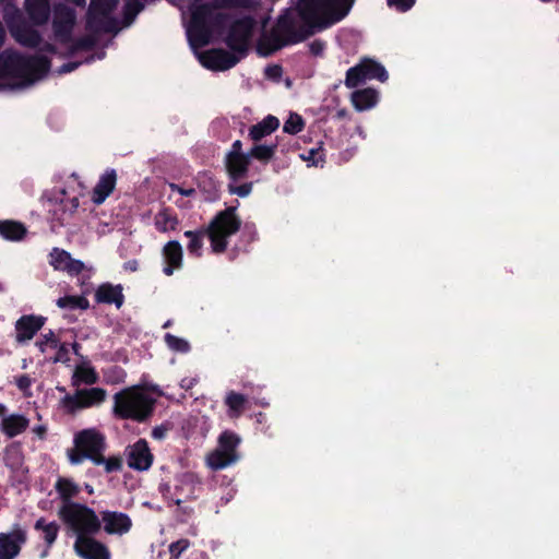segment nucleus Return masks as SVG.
I'll return each mask as SVG.
<instances>
[{
  "mask_svg": "<svg viewBox=\"0 0 559 559\" xmlns=\"http://www.w3.org/2000/svg\"><path fill=\"white\" fill-rule=\"evenodd\" d=\"M353 2L354 0H299L297 12L302 25L297 28L292 16L281 15L267 38L269 51L266 53L301 43L312 36L317 29L328 27L330 23L322 17L324 9L337 10L334 21L342 20L349 12Z\"/></svg>",
  "mask_w": 559,
  "mask_h": 559,
  "instance_id": "nucleus-1",
  "label": "nucleus"
},
{
  "mask_svg": "<svg viewBox=\"0 0 559 559\" xmlns=\"http://www.w3.org/2000/svg\"><path fill=\"white\" fill-rule=\"evenodd\" d=\"M250 0H211L191 8L188 28L189 43L193 48L204 47L210 43L213 29L223 27L228 19L219 9L249 8Z\"/></svg>",
  "mask_w": 559,
  "mask_h": 559,
  "instance_id": "nucleus-2",
  "label": "nucleus"
},
{
  "mask_svg": "<svg viewBox=\"0 0 559 559\" xmlns=\"http://www.w3.org/2000/svg\"><path fill=\"white\" fill-rule=\"evenodd\" d=\"M51 62L46 56H24L7 49L0 53V79H16L29 85L48 74Z\"/></svg>",
  "mask_w": 559,
  "mask_h": 559,
  "instance_id": "nucleus-3",
  "label": "nucleus"
},
{
  "mask_svg": "<svg viewBox=\"0 0 559 559\" xmlns=\"http://www.w3.org/2000/svg\"><path fill=\"white\" fill-rule=\"evenodd\" d=\"M155 400L139 386L126 388L114 395V414L120 419L144 423L154 413Z\"/></svg>",
  "mask_w": 559,
  "mask_h": 559,
  "instance_id": "nucleus-4",
  "label": "nucleus"
},
{
  "mask_svg": "<svg viewBox=\"0 0 559 559\" xmlns=\"http://www.w3.org/2000/svg\"><path fill=\"white\" fill-rule=\"evenodd\" d=\"M239 202L217 212L205 226L211 250L215 254L224 253L228 247V239L236 235L242 225L241 217L237 214Z\"/></svg>",
  "mask_w": 559,
  "mask_h": 559,
  "instance_id": "nucleus-5",
  "label": "nucleus"
},
{
  "mask_svg": "<svg viewBox=\"0 0 559 559\" xmlns=\"http://www.w3.org/2000/svg\"><path fill=\"white\" fill-rule=\"evenodd\" d=\"M58 516L66 527L75 535L86 537L97 535L102 530V522L94 509L80 502H71L61 506Z\"/></svg>",
  "mask_w": 559,
  "mask_h": 559,
  "instance_id": "nucleus-6",
  "label": "nucleus"
},
{
  "mask_svg": "<svg viewBox=\"0 0 559 559\" xmlns=\"http://www.w3.org/2000/svg\"><path fill=\"white\" fill-rule=\"evenodd\" d=\"M74 447L67 451L69 462L79 465L90 460L94 465H100L103 453L107 449L106 437L96 428H85L78 431L73 438Z\"/></svg>",
  "mask_w": 559,
  "mask_h": 559,
  "instance_id": "nucleus-7",
  "label": "nucleus"
},
{
  "mask_svg": "<svg viewBox=\"0 0 559 559\" xmlns=\"http://www.w3.org/2000/svg\"><path fill=\"white\" fill-rule=\"evenodd\" d=\"M240 437L231 431L225 430L218 437L217 449L209 456V465L214 471L223 469L239 460L237 448Z\"/></svg>",
  "mask_w": 559,
  "mask_h": 559,
  "instance_id": "nucleus-8",
  "label": "nucleus"
},
{
  "mask_svg": "<svg viewBox=\"0 0 559 559\" xmlns=\"http://www.w3.org/2000/svg\"><path fill=\"white\" fill-rule=\"evenodd\" d=\"M388 79L389 74L381 63L372 59L365 58L359 63L347 70L344 83L346 87L354 88L364 84L368 80L385 82Z\"/></svg>",
  "mask_w": 559,
  "mask_h": 559,
  "instance_id": "nucleus-9",
  "label": "nucleus"
},
{
  "mask_svg": "<svg viewBox=\"0 0 559 559\" xmlns=\"http://www.w3.org/2000/svg\"><path fill=\"white\" fill-rule=\"evenodd\" d=\"M254 25L255 21L250 15H246L234 21L230 24L225 38L227 47L231 51L241 55V57L246 56Z\"/></svg>",
  "mask_w": 559,
  "mask_h": 559,
  "instance_id": "nucleus-10",
  "label": "nucleus"
},
{
  "mask_svg": "<svg viewBox=\"0 0 559 559\" xmlns=\"http://www.w3.org/2000/svg\"><path fill=\"white\" fill-rule=\"evenodd\" d=\"M107 391L102 388H90L76 390L74 394H67L61 399L62 407L68 414H74L82 408L96 406L105 402Z\"/></svg>",
  "mask_w": 559,
  "mask_h": 559,
  "instance_id": "nucleus-11",
  "label": "nucleus"
},
{
  "mask_svg": "<svg viewBox=\"0 0 559 559\" xmlns=\"http://www.w3.org/2000/svg\"><path fill=\"white\" fill-rule=\"evenodd\" d=\"M75 21L76 13L74 9L66 4H57L55 7L52 29L56 38L61 44H70V41H72V31Z\"/></svg>",
  "mask_w": 559,
  "mask_h": 559,
  "instance_id": "nucleus-12",
  "label": "nucleus"
},
{
  "mask_svg": "<svg viewBox=\"0 0 559 559\" xmlns=\"http://www.w3.org/2000/svg\"><path fill=\"white\" fill-rule=\"evenodd\" d=\"M234 51H228L222 48H213L200 56L201 64L213 71H226L235 67L240 57H237Z\"/></svg>",
  "mask_w": 559,
  "mask_h": 559,
  "instance_id": "nucleus-13",
  "label": "nucleus"
},
{
  "mask_svg": "<svg viewBox=\"0 0 559 559\" xmlns=\"http://www.w3.org/2000/svg\"><path fill=\"white\" fill-rule=\"evenodd\" d=\"M73 549L82 559H111L108 546L95 538V535L75 539Z\"/></svg>",
  "mask_w": 559,
  "mask_h": 559,
  "instance_id": "nucleus-14",
  "label": "nucleus"
},
{
  "mask_svg": "<svg viewBox=\"0 0 559 559\" xmlns=\"http://www.w3.org/2000/svg\"><path fill=\"white\" fill-rule=\"evenodd\" d=\"M47 318L38 314H23L14 324L15 342L17 344H26L43 329Z\"/></svg>",
  "mask_w": 559,
  "mask_h": 559,
  "instance_id": "nucleus-15",
  "label": "nucleus"
},
{
  "mask_svg": "<svg viewBox=\"0 0 559 559\" xmlns=\"http://www.w3.org/2000/svg\"><path fill=\"white\" fill-rule=\"evenodd\" d=\"M26 540L27 534L19 525L9 533H0V559H15Z\"/></svg>",
  "mask_w": 559,
  "mask_h": 559,
  "instance_id": "nucleus-16",
  "label": "nucleus"
},
{
  "mask_svg": "<svg viewBox=\"0 0 559 559\" xmlns=\"http://www.w3.org/2000/svg\"><path fill=\"white\" fill-rule=\"evenodd\" d=\"M99 514L104 532L108 535L122 536L132 528V520L124 512L104 510Z\"/></svg>",
  "mask_w": 559,
  "mask_h": 559,
  "instance_id": "nucleus-17",
  "label": "nucleus"
},
{
  "mask_svg": "<svg viewBox=\"0 0 559 559\" xmlns=\"http://www.w3.org/2000/svg\"><path fill=\"white\" fill-rule=\"evenodd\" d=\"M153 454L145 439H139L127 449L128 466L135 471H147L153 463Z\"/></svg>",
  "mask_w": 559,
  "mask_h": 559,
  "instance_id": "nucleus-18",
  "label": "nucleus"
},
{
  "mask_svg": "<svg viewBox=\"0 0 559 559\" xmlns=\"http://www.w3.org/2000/svg\"><path fill=\"white\" fill-rule=\"evenodd\" d=\"M162 257L165 263L163 273L166 276H171L176 270L182 267L183 250L179 241L170 240L166 242L162 249Z\"/></svg>",
  "mask_w": 559,
  "mask_h": 559,
  "instance_id": "nucleus-19",
  "label": "nucleus"
},
{
  "mask_svg": "<svg viewBox=\"0 0 559 559\" xmlns=\"http://www.w3.org/2000/svg\"><path fill=\"white\" fill-rule=\"evenodd\" d=\"M94 298L97 304L115 305L120 309L124 304L123 287L120 284L103 283L95 290Z\"/></svg>",
  "mask_w": 559,
  "mask_h": 559,
  "instance_id": "nucleus-20",
  "label": "nucleus"
},
{
  "mask_svg": "<svg viewBox=\"0 0 559 559\" xmlns=\"http://www.w3.org/2000/svg\"><path fill=\"white\" fill-rule=\"evenodd\" d=\"M0 459L5 467L12 473L27 471L25 467V457L22 444L19 441H13L8 444L0 454Z\"/></svg>",
  "mask_w": 559,
  "mask_h": 559,
  "instance_id": "nucleus-21",
  "label": "nucleus"
},
{
  "mask_svg": "<svg viewBox=\"0 0 559 559\" xmlns=\"http://www.w3.org/2000/svg\"><path fill=\"white\" fill-rule=\"evenodd\" d=\"M117 183V173L115 169H107L99 178L93 189L92 201L99 205L111 194Z\"/></svg>",
  "mask_w": 559,
  "mask_h": 559,
  "instance_id": "nucleus-22",
  "label": "nucleus"
},
{
  "mask_svg": "<svg viewBox=\"0 0 559 559\" xmlns=\"http://www.w3.org/2000/svg\"><path fill=\"white\" fill-rule=\"evenodd\" d=\"M250 159L246 156H225L224 166L230 181H240L247 178L249 173Z\"/></svg>",
  "mask_w": 559,
  "mask_h": 559,
  "instance_id": "nucleus-23",
  "label": "nucleus"
},
{
  "mask_svg": "<svg viewBox=\"0 0 559 559\" xmlns=\"http://www.w3.org/2000/svg\"><path fill=\"white\" fill-rule=\"evenodd\" d=\"M86 29L94 34L111 33L117 29V22L109 15H100L96 11H87L86 14Z\"/></svg>",
  "mask_w": 559,
  "mask_h": 559,
  "instance_id": "nucleus-24",
  "label": "nucleus"
},
{
  "mask_svg": "<svg viewBox=\"0 0 559 559\" xmlns=\"http://www.w3.org/2000/svg\"><path fill=\"white\" fill-rule=\"evenodd\" d=\"M25 10L28 19L35 25H44L50 16L49 0H25Z\"/></svg>",
  "mask_w": 559,
  "mask_h": 559,
  "instance_id": "nucleus-25",
  "label": "nucleus"
},
{
  "mask_svg": "<svg viewBox=\"0 0 559 559\" xmlns=\"http://www.w3.org/2000/svg\"><path fill=\"white\" fill-rule=\"evenodd\" d=\"M29 426V420L24 415L11 414L4 416L0 424V430L9 438L23 433Z\"/></svg>",
  "mask_w": 559,
  "mask_h": 559,
  "instance_id": "nucleus-26",
  "label": "nucleus"
},
{
  "mask_svg": "<svg viewBox=\"0 0 559 559\" xmlns=\"http://www.w3.org/2000/svg\"><path fill=\"white\" fill-rule=\"evenodd\" d=\"M199 190L204 194L206 201H215L218 198L219 181L211 171H201L195 177Z\"/></svg>",
  "mask_w": 559,
  "mask_h": 559,
  "instance_id": "nucleus-27",
  "label": "nucleus"
},
{
  "mask_svg": "<svg viewBox=\"0 0 559 559\" xmlns=\"http://www.w3.org/2000/svg\"><path fill=\"white\" fill-rule=\"evenodd\" d=\"M12 35L21 45L29 48L38 47L43 41L40 33L25 23L17 25L15 31H12Z\"/></svg>",
  "mask_w": 559,
  "mask_h": 559,
  "instance_id": "nucleus-28",
  "label": "nucleus"
},
{
  "mask_svg": "<svg viewBox=\"0 0 559 559\" xmlns=\"http://www.w3.org/2000/svg\"><path fill=\"white\" fill-rule=\"evenodd\" d=\"M350 100L357 111L368 110L378 103V92L371 87L356 90L352 93Z\"/></svg>",
  "mask_w": 559,
  "mask_h": 559,
  "instance_id": "nucleus-29",
  "label": "nucleus"
},
{
  "mask_svg": "<svg viewBox=\"0 0 559 559\" xmlns=\"http://www.w3.org/2000/svg\"><path fill=\"white\" fill-rule=\"evenodd\" d=\"M280 127V120L272 115H267L262 121L253 124L249 129V138L253 142H259L273 133Z\"/></svg>",
  "mask_w": 559,
  "mask_h": 559,
  "instance_id": "nucleus-30",
  "label": "nucleus"
},
{
  "mask_svg": "<svg viewBox=\"0 0 559 559\" xmlns=\"http://www.w3.org/2000/svg\"><path fill=\"white\" fill-rule=\"evenodd\" d=\"M27 234L26 226L17 221H0V236L9 241H21Z\"/></svg>",
  "mask_w": 559,
  "mask_h": 559,
  "instance_id": "nucleus-31",
  "label": "nucleus"
},
{
  "mask_svg": "<svg viewBox=\"0 0 559 559\" xmlns=\"http://www.w3.org/2000/svg\"><path fill=\"white\" fill-rule=\"evenodd\" d=\"M183 235L189 239L187 245L189 254L194 258H201L203 254V239L205 236L207 237L205 226H202L197 230H186Z\"/></svg>",
  "mask_w": 559,
  "mask_h": 559,
  "instance_id": "nucleus-32",
  "label": "nucleus"
},
{
  "mask_svg": "<svg viewBox=\"0 0 559 559\" xmlns=\"http://www.w3.org/2000/svg\"><path fill=\"white\" fill-rule=\"evenodd\" d=\"M55 489L58 492L62 504L74 502L72 499L80 492V487L70 478L60 477L56 481Z\"/></svg>",
  "mask_w": 559,
  "mask_h": 559,
  "instance_id": "nucleus-33",
  "label": "nucleus"
},
{
  "mask_svg": "<svg viewBox=\"0 0 559 559\" xmlns=\"http://www.w3.org/2000/svg\"><path fill=\"white\" fill-rule=\"evenodd\" d=\"M179 224L177 215L169 207L159 211L155 216V227L160 233L176 230Z\"/></svg>",
  "mask_w": 559,
  "mask_h": 559,
  "instance_id": "nucleus-34",
  "label": "nucleus"
},
{
  "mask_svg": "<svg viewBox=\"0 0 559 559\" xmlns=\"http://www.w3.org/2000/svg\"><path fill=\"white\" fill-rule=\"evenodd\" d=\"M224 402L228 407V416L230 418H238L246 408L247 397L241 393L229 391Z\"/></svg>",
  "mask_w": 559,
  "mask_h": 559,
  "instance_id": "nucleus-35",
  "label": "nucleus"
},
{
  "mask_svg": "<svg viewBox=\"0 0 559 559\" xmlns=\"http://www.w3.org/2000/svg\"><path fill=\"white\" fill-rule=\"evenodd\" d=\"M276 148H277L276 144H271V145L254 144L249 150V152H247V155L250 160L257 159L263 164H267L271 159H273Z\"/></svg>",
  "mask_w": 559,
  "mask_h": 559,
  "instance_id": "nucleus-36",
  "label": "nucleus"
},
{
  "mask_svg": "<svg viewBox=\"0 0 559 559\" xmlns=\"http://www.w3.org/2000/svg\"><path fill=\"white\" fill-rule=\"evenodd\" d=\"M36 531L43 532V538L48 547H50L57 539L59 533V525L56 522H46L45 518H39L34 525Z\"/></svg>",
  "mask_w": 559,
  "mask_h": 559,
  "instance_id": "nucleus-37",
  "label": "nucleus"
},
{
  "mask_svg": "<svg viewBox=\"0 0 559 559\" xmlns=\"http://www.w3.org/2000/svg\"><path fill=\"white\" fill-rule=\"evenodd\" d=\"M57 306L61 309L87 310L90 308V301L84 296H64L58 298Z\"/></svg>",
  "mask_w": 559,
  "mask_h": 559,
  "instance_id": "nucleus-38",
  "label": "nucleus"
},
{
  "mask_svg": "<svg viewBox=\"0 0 559 559\" xmlns=\"http://www.w3.org/2000/svg\"><path fill=\"white\" fill-rule=\"evenodd\" d=\"M73 379L91 385L98 381V374L93 367L80 365L75 368Z\"/></svg>",
  "mask_w": 559,
  "mask_h": 559,
  "instance_id": "nucleus-39",
  "label": "nucleus"
},
{
  "mask_svg": "<svg viewBox=\"0 0 559 559\" xmlns=\"http://www.w3.org/2000/svg\"><path fill=\"white\" fill-rule=\"evenodd\" d=\"M96 37L94 35H85L82 37H79L76 39L72 38L71 46L69 49V55L72 56L78 51L84 50L88 51L92 50L96 46Z\"/></svg>",
  "mask_w": 559,
  "mask_h": 559,
  "instance_id": "nucleus-40",
  "label": "nucleus"
},
{
  "mask_svg": "<svg viewBox=\"0 0 559 559\" xmlns=\"http://www.w3.org/2000/svg\"><path fill=\"white\" fill-rule=\"evenodd\" d=\"M145 0H127L123 7V19L126 24L134 21L136 15L144 10Z\"/></svg>",
  "mask_w": 559,
  "mask_h": 559,
  "instance_id": "nucleus-41",
  "label": "nucleus"
},
{
  "mask_svg": "<svg viewBox=\"0 0 559 559\" xmlns=\"http://www.w3.org/2000/svg\"><path fill=\"white\" fill-rule=\"evenodd\" d=\"M166 345L174 352L188 353L191 346L188 341L178 337L171 333H166L164 336Z\"/></svg>",
  "mask_w": 559,
  "mask_h": 559,
  "instance_id": "nucleus-42",
  "label": "nucleus"
},
{
  "mask_svg": "<svg viewBox=\"0 0 559 559\" xmlns=\"http://www.w3.org/2000/svg\"><path fill=\"white\" fill-rule=\"evenodd\" d=\"M71 254L59 248H53L50 252V264L53 266L55 270H61L64 271V267L70 260Z\"/></svg>",
  "mask_w": 559,
  "mask_h": 559,
  "instance_id": "nucleus-43",
  "label": "nucleus"
},
{
  "mask_svg": "<svg viewBox=\"0 0 559 559\" xmlns=\"http://www.w3.org/2000/svg\"><path fill=\"white\" fill-rule=\"evenodd\" d=\"M119 0H91L88 10L99 12L100 15H110Z\"/></svg>",
  "mask_w": 559,
  "mask_h": 559,
  "instance_id": "nucleus-44",
  "label": "nucleus"
},
{
  "mask_svg": "<svg viewBox=\"0 0 559 559\" xmlns=\"http://www.w3.org/2000/svg\"><path fill=\"white\" fill-rule=\"evenodd\" d=\"M305 128V121L298 114H290L288 119L285 121L283 131L288 134H297Z\"/></svg>",
  "mask_w": 559,
  "mask_h": 559,
  "instance_id": "nucleus-45",
  "label": "nucleus"
},
{
  "mask_svg": "<svg viewBox=\"0 0 559 559\" xmlns=\"http://www.w3.org/2000/svg\"><path fill=\"white\" fill-rule=\"evenodd\" d=\"M238 181H230L227 185V190L230 194H236L240 198L248 197L253 189V182H243L241 185H237Z\"/></svg>",
  "mask_w": 559,
  "mask_h": 559,
  "instance_id": "nucleus-46",
  "label": "nucleus"
},
{
  "mask_svg": "<svg viewBox=\"0 0 559 559\" xmlns=\"http://www.w3.org/2000/svg\"><path fill=\"white\" fill-rule=\"evenodd\" d=\"M300 158L311 163L313 166H318L324 162V152L322 146L310 148L309 151L300 154Z\"/></svg>",
  "mask_w": 559,
  "mask_h": 559,
  "instance_id": "nucleus-47",
  "label": "nucleus"
},
{
  "mask_svg": "<svg viewBox=\"0 0 559 559\" xmlns=\"http://www.w3.org/2000/svg\"><path fill=\"white\" fill-rule=\"evenodd\" d=\"M195 476L192 473H183L177 477V484L175 486V497H179L182 492L183 486H192L194 484Z\"/></svg>",
  "mask_w": 559,
  "mask_h": 559,
  "instance_id": "nucleus-48",
  "label": "nucleus"
},
{
  "mask_svg": "<svg viewBox=\"0 0 559 559\" xmlns=\"http://www.w3.org/2000/svg\"><path fill=\"white\" fill-rule=\"evenodd\" d=\"M190 546V540L187 538L178 539L169 545V554L174 559H178L183 551Z\"/></svg>",
  "mask_w": 559,
  "mask_h": 559,
  "instance_id": "nucleus-49",
  "label": "nucleus"
},
{
  "mask_svg": "<svg viewBox=\"0 0 559 559\" xmlns=\"http://www.w3.org/2000/svg\"><path fill=\"white\" fill-rule=\"evenodd\" d=\"M158 491L165 500H169L178 507L181 506L182 500L179 497H175V493L171 491V486L168 481H162L158 485Z\"/></svg>",
  "mask_w": 559,
  "mask_h": 559,
  "instance_id": "nucleus-50",
  "label": "nucleus"
},
{
  "mask_svg": "<svg viewBox=\"0 0 559 559\" xmlns=\"http://www.w3.org/2000/svg\"><path fill=\"white\" fill-rule=\"evenodd\" d=\"M103 461L100 465H104L106 473H115L120 472L122 469V459L120 456H110L106 459L103 455Z\"/></svg>",
  "mask_w": 559,
  "mask_h": 559,
  "instance_id": "nucleus-51",
  "label": "nucleus"
},
{
  "mask_svg": "<svg viewBox=\"0 0 559 559\" xmlns=\"http://www.w3.org/2000/svg\"><path fill=\"white\" fill-rule=\"evenodd\" d=\"M58 338L56 337L55 333L50 330L48 333L43 335V340L36 342V346L41 353L46 352V346L49 344L50 347L57 348L58 347Z\"/></svg>",
  "mask_w": 559,
  "mask_h": 559,
  "instance_id": "nucleus-52",
  "label": "nucleus"
},
{
  "mask_svg": "<svg viewBox=\"0 0 559 559\" xmlns=\"http://www.w3.org/2000/svg\"><path fill=\"white\" fill-rule=\"evenodd\" d=\"M53 361L62 362V364H67L70 361V350H69V345L67 343H62V344L58 343L57 353L53 358Z\"/></svg>",
  "mask_w": 559,
  "mask_h": 559,
  "instance_id": "nucleus-53",
  "label": "nucleus"
},
{
  "mask_svg": "<svg viewBox=\"0 0 559 559\" xmlns=\"http://www.w3.org/2000/svg\"><path fill=\"white\" fill-rule=\"evenodd\" d=\"M416 0H386L389 7H394L400 12H407L411 10Z\"/></svg>",
  "mask_w": 559,
  "mask_h": 559,
  "instance_id": "nucleus-54",
  "label": "nucleus"
},
{
  "mask_svg": "<svg viewBox=\"0 0 559 559\" xmlns=\"http://www.w3.org/2000/svg\"><path fill=\"white\" fill-rule=\"evenodd\" d=\"M84 270V263L80 260H75L72 257L68 261L64 271L70 275H79Z\"/></svg>",
  "mask_w": 559,
  "mask_h": 559,
  "instance_id": "nucleus-55",
  "label": "nucleus"
},
{
  "mask_svg": "<svg viewBox=\"0 0 559 559\" xmlns=\"http://www.w3.org/2000/svg\"><path fill=\"white\" fill-rule=\"evenodd\" d=\"M79 205H80L79 199L76 197H73L68 200L62 199L59 206L62 210V215H64L67 213V211H69L70 214L74 213L76 211V209L79 207Z\"/></svg>",
  "mask_w": 559,
  "mask_h": 559,
  "instance_id": "nucleus-56",
  "label": "nucleus"
},
{
  "mask_svg": "<svg viewBox=\"0 0 559 559\" xmlns=\"http://www.w3.org/2000/svg\"><path fill=\"white\" fill-rule=\"evenodd\" d=\"M326 44L321 39H314L309 44V50L312 56L319 57L322 56L325 50Z\"/></svg>",
  "mask_w": 559,
  "mask_h": 559,
  "instance_id": "nucleus-57",
  "label": "nucleus"
},
{
  "mask_svg": "<svg viewBox=\"0 0 559 559\" xmlns=\"http://www.w3.org/2000/svg\"><path fill=\"white\" fill-rule=\"evenodd\" d=\"M246 156V153L242 152V142L240 140H236L230 150L226 153L225 156Z\"/></svg>",
  "mask_w": 559,
  "mask_h": 559,
  "instance_id": "nucleus-58",
  "label": "nucleus"
},
{
  "mask_svg": "<svg viewBox=\"0 0 559 559\" xmlns=\"http://www.w3.org/2000/svg\"><path fill=\"white\" fill-rule=\"evenodd\" d=\"M15 384L21 391H25L32 385V380L28 374H22L15 379Z\"/></svg>",
  "mask_w": 559,
  "mask_h": 559,
  "instance_id": "nucleus-59",
  "label": "nucleus"
},
{
  "mask_svg": "<svg viewBox=\"0 0 559 559\" xmlns=\"http://www.w3.org/2000/svg\"><path fill=\"white\" fill-rule=\"evenodd\" d=\"M265 74H266V76H269L271 79H275V80L280 79L282 75V67L278 64L269 66L265 69Z\"/></svg>",
  "mask_w": 559,
  "mask_h": 559,
  "instance_id": "nucleus-60",
  "label": "nucleus"
},
{
  "mask_svg": "<svg viewBox=\"0 0 559 559\" xmlns=\"http://www.w3.org/2000/svg\"><path fill=\"white\" fill-rule=\"evenodd\" d=\"M171 191H177L179 194L183 197H192L195 194V190L193 188H182L176 183L170 185Z\"/></svg>",
  "mask_w": 559,
  "mask_h": 559,
  "instance_id": "nucleus-61",
  "label": "nucleus"
},
{
  "mask_svg": "<svg viewBox=\"0 0 559 559\" xmlns=\"http://www.w3.org/2000/svg\"><path fill=\"white\" fill-rule=\"evenodd\" d=\"M80 66H81L80 61H70V62L63 63L59 69V73H70V72L76 70Z\"/></svg>",
  "mask_w": 559,
  "mask_h": 559,
  "instance_id": "nucleus-62",
  "label": "nucleus"
},
{
  "mask_svg": "<svg viewBox=\"0 0 559 559\" xmlns=\"http://www.w3.org/2000/svg\"><path fill=\"white\" fill-rule=\"evenodd\" d=\"M40 51L49 52V53H56L57 52V48H56V46L53 44L44 43L40 46Z\"/></svg>",
  "mask_w": 559,
  "mask_h": 559,
  "instance_id": "nucleus-63",
  "label": "nucleus"
},
{
  "mask_svg": "<svg viewBox=\"0 0 559 559\" xmlns=\"http://www.w3.org/2000/svg\"><path fill=\"white\" fill-rule=\"evenodd\" d=\"M33 431H34V433H36L39 437V439H45L46 433H47V428L45 426L39 425V426L34 427Z\"/></svg>",
  "mask_w": 559,
  "mask_h": 559,
  "instance_id": "nucleus-64",
  "label": "nucleus"
}]
</instances>
